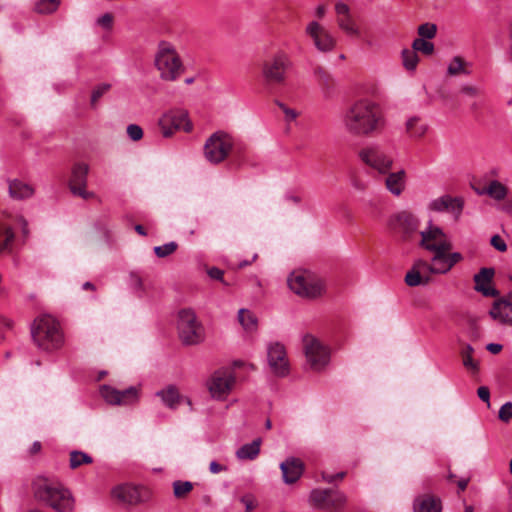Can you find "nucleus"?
Returning <instances> with one entry per match:
<instances>
[{
  "label": "nucleus",
  "mask_w": 512,
  "mask_h": 512,
  "mask_svg": "<svg viewBox=\"0 0 512 512\" xmlns=\"http://www.w3.org/2000/svg\"><path fill=\"white\" fill-rule=\"evenodd\" d=\"M343 125L345 130L353 136L372 137L383 132L386 119L377 103L360 99L346 110Z\"/></svg>",
  "instance_id": "obj_1"
},
{
  "label": "nucleus",
  "mask_w": 512,
  "mask_h": 512,
  "mask_svg": "<svg viewBox=\"0 0 512 512\" xmlns=\"http://www.w3.org/2000/svg\"><path fill=\"white\" fill-rule=\"evenodd\" d=\"M33 492L37 500L58 512H70L73 509V497L60 482L38 477L33 482Z\"/></svg>",
  "instance_id": "obj_2"
},
{
  "label": "nucleus",
  "mask_w": 512,
  "mask_h": 512,
  "mask_svg": "<svg viewBox=\"0 0 512 512\" xmlns=\"http://www.w3.org/2000/svg\"><path fill=\"white\" fill-rule=\"evenodd\" d=\"M31 335L35 344L46 351L58 349L63 344V334L58 322L48 315L41 316L34 321Z\"/></svg>",
  "instance_id": "obj_3"
},
{
  "label": "nucleus",
  "mask_w": 512,
  "mask_h": 512,
  "mask_svg": "<svg viewBox=\"0 0 512 512\" xmlns=\"http://www.w3.org/2000/svg\"><path fill=\"white\" fill-rule=\"evenodd\" d=\"M177 330L184 345H198L205 340V328L192 309H182L178 312Z\"/></svg>",
  "instance_id": "obj_4"
},
{
  "label": "nucleus",
  "mask_w": 512,
  "mask_h": 512,
  "mask_svg": "<svg viewBox=\"0 0 512 512\" xmlns=\"http://www.w3.org/2000/svg\"><path fill=\"white\" fill-rule=\"evenodd\" d=\"M155 66L165 81H175L184 72L182 61L174 48L167 43L159 45L155 56Z\"/></svg>",
  "instance_id": "obj_5"
},
{
  "label": "nucleus",
  "mask_w": 512,
  "mask_h": 512,
  "mask_svg": "<svg viewBox=\"0 0 512 512\" xmlns=\"http://www.w3.org/2000/svg\"><path fill=\"white\" fill-rule=\"evenodd\" d=\"M233 148L232 137L223 131L213 133L205 142L204 156L212 164L223 162Z\"/></svg>",
  "instance_id": "obj_6"
},
{
  "label": "nucleus",
  "mask_w": 512,
  "mask_h": 512,
  "mask_svg": "<svg viewBox=\"0 0 512 512\" xmlns=\"http://www.w3.org/2000/svg\"><path fill=\"white\" fill-rule=\"evenodd\" d=\"M303 349L307 363L312 370L321 371L328 365L329 349L313 335L307 334L303 337Z\"/></svg>",
  "instance_id": "obj_7"
},
{
  "label": "nucleus",
  "mask_w": 512,
  "mask_h": 512,
  "mask_svg": "<svg viewBox=\"0 0 512 512\" xmlns=\"http://www.w3.org/2000/svg\"><path fill=\"white\" fill-rule=\"evenodd\" d=\"M291 67V60L284 51H278L263 65V75L267 82L282 84L286 79V72Z\"/></svg>",
  "instance_id": "obj_8"
},
{
  "label": "nucleus",
  "mask_w": 512,
  "mask_h": 512,
  "mask_svg": "<svg viewBox=\"0 0 512 512\" xmlns=\"http://www.w3.org/2000/svg\"><path fill=\"white\" fill-rule=\"evenodd\" d=\"M288 286L294 293L306 298H316L324 291L323 281L295 273L288 278Z\"/></svg>",
  "instance_id": "obj_9"
},
{
  "label": "nucleus",
  "mask_w": 512,
  "mask_h": 512,
  "mask_svg": "<svg viewBox=\"0 0 512 512\" xmlns=\"http://www.w3.org/2000/svg\"><path fill=\"white\" fill-rule=\"evenodd\" d=\"M100 395L110 405H130L138 402L139 389L131 386L124 390H117L110 385H102Z\"/></svg>",
  "instance_id": "obj_10"
},
{
  "label": "nucleus",
  "mask_w": 512,
  "mask_h": 512,
  "mask_svg": "<svg viewBox=\"0 0 512 512\" xmlns=\"http://www.w3.org/2000/svg\"><path fill=\"white\" fill-rule=\"evenodd\" d=\"M164 137H170L175 130L183 129L185 132L192 130V124L188 119V113L183 110L170 111L163 115L159 121Z\"/></svg>",
  "instance_id": "obj_11"
},
{
  "label": "nucleus",
  "mask_w": 512,
  "mask_h": 512,
  "mask_svg": "<svg viewBox=\"0 0 512 512\" xmlns=\"http://www.w3.org/2000/svg\"><path fill=\"white\" fill-rule=\"evenodd\" d=\"M306 34L320 52H330L336 45L335 38L316 21H312L307 25Z\"/></svg>",
  "instance_id": "obj_12"
},
{
  "label": "nucleus",
  "mask_w": 512,
  "mask_h": 512,
  "mask_svg": "<svg viewBox=\"0 0 512 512\" xmlns=\"http://www.w3.org/2000/svg\"><path fill=\"white\" fill-rule=\"evenodd\" d=\"M88 171L89 167L87 164L77 163L72 168L69 180L70 191L83 199H90L94 196L93 192L86 190Z\"/></svg>",
  "instance_id": "obj_13"
},
{
  "label": "nucleus",
  "mask_w": 512,
  "mask_h": 512,
  "mask_svg": "<svg viewBox=\"0 0 512 512\" xmlns=\"http://www.w3.org/2000/svg\"><path fill=\"white\" fill-rule=\"evenodd\" d=\"M361 160L380 173H387L393 163L391 157L386 155L379 147H368L360 152Z\"/></svg>",
  "instance_id": "obj_14"
},
{
  "label": "nucleus",
  "mask_w": 512,
  "mask_h": 512,
  "mask_svg": "<svg viewBox=\"0 0 512 512\" xmlns=\"http://www.w3.org/2000/svg\"><path fill=\"white\" fill-rule=\"evenodd\" d=\"M389 225L404 240H408L417 231L418 220L411 213L403 211L391 218Z\"/></svg>",
  "instance_id": "obj_15"
},
{
  "label": "nucleus",
  "mask_w": 512,
  "mask_h": 512,
  "mask_svg": "<svg viewBox=\"0 0 512 512\" xmlns=\"http://www.w3.org/2000/svg\"><path fill=\"white\" fill-rule=\"evenodd\" d=\"M267 356L269 366L275 375L284 377L289 373V363L286 357V350L282 344H271L268 347Z\"/></svg>",
  "instance_id": "obj_16"
},
{
  "label": "nucleus",
  "mask_w": 512,
  "mask_h": 512,
  "mask_svg": "<svg viewBox=\"0 0 512 512\" xmlns=\"http://www.w3.org/2000/svg\"><path fill=\"white\" fill-rule=\"evenodd\" d=\"M489 314L501 324L512 326V291L507 296L496 300Z\"/></svg>",
  "instance_id": "obj_17"
},
{
  "label": "nucleus",
  "mask_w": 512,
  "mask_h": 512,
  "mask_svg": "<svg viewBox=\"0 0 512 512\" xmlns=\"http://www.w3.org/2000/svg\"><path fill=\"white\" fill-rule=\"evenodd\" d=\"M494 275V268H481L480 271L473 277L475 283L474 289L486 297L499 296L500 292L496 288L490 286Z\"/></svg>",
  "instance_id": "obj_18"
},
{
  "label": "nucleus",
  "mask_w": 512,
  "mask_h": 512,
  "mask_svg": "<svg viewBox=\"0 0 512 512\" xmlns=\"http://www.w3.org/2000/svg\"><path fill=\"white\" fill-rule=\"evenodd\" d=\"M429 207L431 210L436 212L450 211L455 213L456 218L458 219L464 207V199L462 197L444 195L433 200Z\"/></svg>",
  "instance_id": "obj_19"
},
{
  "label": "nucleus",
  "mask_w": 512,
  "mask_h": 512,
  "mask_svg": "<svg viewBox=\"0 0 512 512\" xmlns=\"http://www.w3.org/2000/svg\"><path fill=\"white\" fill-rule=\"evenodd\" d=\"M234 384V377L229 372L217 371L214 373L209 390L213 397L221 398L226 395Z\"/></svg>",
  "instance_id": "obj_20"
},
{
  "label": "nucleus",
  "mask_w": 512,
  "mask_h": 512,
  "mask_svg": "<svg viewBox=\"0 0 512 512\" xmlns=\"http://www.w3.org/2000/svg\"><path fill=\"white\" fill-rule=\"evenodd\" d=\"M280 469L286 484H293L299 480L304 472V463L301 459L290 457L281 463Z\"/></svg>",
  "instance_id": "obj_21"
},
{
  "label": "nucleus",
  "mask_w": 512,
  "mask_h": 512,
  "mask_svg": "<svg viewBox=\"0 0 512 512\" xmlns=\"http://www.w3.org/2000/svg\"><path fill=\"white\" fill-rule=\"evenodd\" d=\"M112 495L122 503L129 505H136L142 501L140 490L137 487L129 484L115 487L112 490Z\"/></svg>",
  "instance_id": "obj_22"
},
{
  "label": "nucleus",
  "mask_w": 512,
  "mask_h": 512,
  "mask_svg": "<svg viewBox=\"0 0 512 512\" xmlns=\"http://www.w3.org/2000/svg\"><path fill=\"white\" fill-rule=\"evenodd\" d=\"M415 512H441V500L435 496L425 494L418 496L413 505Z\"/></svg>",
  "instance_id": "obj_23"
},
{
  "label": "nucleus",
  "mask_w": 512,
  "mask_h": 512,
  "mask_svg": "<svg viewBox=\"0 0 512 512\" xmlns=\"http://www.w3.org/2000/svg\"><path fill=\"white\" fill-rule=\"evenodd\" d=\"M8 190L10 197L15 200H24L32 197L34 194L32 186L18 179L9 180Z\"/></svg>",
  "instance_id": "obj_24"
},
{
  "label": "nucleus",
  "mask_w": 512,
  "mask_h": 512,
  "mask_svg": "<svg viewBox=\"0 0 512 512\" xmlns=\"http://www.w3.org/2000/svg\"><path fill=\"white\" fill-rule=\"evenodd\" d=\"M420 246L428 250L427 246L437 245L439 243H451L447 240L446 235L439 227H431L421 233Z\"/></svg>",
  "instance_id": "obj_25"
},
{
  "label": "nucleus",
  "mask_w": 512,
  "mask_h": 512,
  "mask_svg": "<svg viewBox=\"0 0 512 512\" xmlns=\"http://www.w3.org/2000/svg\"><path fill=\"white\" fill-rule=\"evenodd\" d=\"M156 396L170 409H176L182 400V396L175 385H168L166 388L157 391Z\"/></svg>",
  "instance_id": "obj_26"
},
{
  "label": "nucleus",
  "mask_w": 512,
  "mask_h": 512,
  "mask_svg": "<svg viewBox=\"0 0 512 512\" xmlns=\"http://www.w3.org/2000/svg\"><path fill=\"white\" fill-rule=\"evenodd\" d=\"M427 247H428V251H431L434 253V256L432 257L431 267H429L430 273H431V269L433 267H443L445 264H448L447 258H446V252H448L452 249L451 243H439L437 245H430Z\"/></svg>",
  "instance_id": "obj_27"
},
{
  "label": "nucleus",
  "mask_w": 512,
  "mask_h": 512,
  "mask_svg": "<svg viewBox=\"0 0 512 512\" xmlns=\"http://www.w3.org/2000/svg\"><path fill=\"white\" fill-rule=\"evenodd\" d=\"M405 129L410 138L419 139L426 134L428 125L421 117L412 116L406 121Z\"/></svg>",
  "instance_id": "obj_28"
},
{
  "label": "nucleus",
  "mask_w": 512,
  "mask_h": 512,
  "mask_svg": "<svg viewBox=\"0 0 512 512\" xmlns=\"http://www.w3.org/2000/svg\"><path fill=\"white\" fill-rule=\"evenodd\" d=\"M314 75L324 94L327 96L330 95L335 87V82L332 75L322 66H317L314 68Z\"/></svg>",
  "instance_id": "obj_29"
},
{
  "label": "nucleus",
  "mask_w": 512,
  "mask_h": 512,
  "mask_svg": "<svg viewBox=\"0 0 512 512\" xmlns=\"http://www.w3.org/2000/svg\"><path fill=\"white\" fill-rule=\"evenodd\" d=\"M385 184L392 194L399 196L405 186V171L400 170L396 173H390L385 180Z\"/></svg>",
  "instance_id": "obj_30"
},
{
  "label": "nucleus",
  "mask_w": 512,
  "mask_h": 512,
  "mask_svg": "<svg viewBox=\"0 0 512 512\" xmlns=\"http://www.w3.org/2000/svg\"><path fill=\"white\" fill-rule=\"evenodd\" d=\"M261 443V438H257L253 440L251 443L244 444L236 451L237 458L240 460L255 459L260 453Z\"/></svg>",
  "instance_id": "obj_31"
},
{
  "label": "nucleus",
  "mask_w": 512,
  "mask_h": 512,
  "mask_svg": "<svg viewBox=\"0 0 512 512\" xmlns=\"http://www.w3.org/2000/svg\"><path fill=\"white\" fill-rule=\"evenodd\" d=\"M331 489H314L310 494V502L314 508L327 510Z\"/></svg>",
  "instance_id": "obj_32"
},
{
  "label": "nucleus",
  "mask_w": 512,
  "mask_h": 512,
  "mask_svg": "<svg viewBox=\"0 0 512 512\" xmlns=\"http://www.w3.org/2000/svg\"><path fill=\"white\" fill-rule=\"evenodd\" d=\"M483 192L491 198L501 201L504 200L508 194V188L497 180H493L487 187L483 188Z\"/></svg>",
  "instance_id": "obj_33"
},
{
  "label": "nucleus",
  "mask_w": 512,
  "mask_h": 512,
  "mask_svg": "<svg viewBox=\"0 0 512 512\" xmlns=\"http://www.w3.org/2000/svg\"><path fill=\"white\" fill-rule=\"evenodd\" d=\"M347 502V497L344 493L331 489L327 512H338L341 510Z\"/></svg>",
  "instance_id": "obj_34"
},
{
  "label": "nucleus",
  "mask_w": 512,
  "mask_h": 512,
  "mask_svg": "<svg viewBox=\"0 0 512 512\" xmlns=\"http://www.w3.org/2000/svg\"><path fill=\"white\" fill-rule=\"evenodd\" d=\"M238 320L246 331H255L257 329L256 316L247 309H240L238 312Z\"/></svg>",
  "instance_id": "obj_35"
},
{
  "label": "nucleus",
  "mask_w": 512,
  "mask_h": 512,
  "mask_svg": "<svg viewBox=\"0 0 512 512\" xmlns=\"http://www.w3.org/2000/svg\"><path fill=\"white\" fill-rule=\"evenodd\" d=\"M447 263L443 267H433L431 269L432 274H445L447 273L455 264L460 262L463 257L459 252L446 253Z\"/></svg>",
  "instance_id": "obj_36"
},
{
  "label": "nucleus",
  "mask_w": 512,
  "mask_h": 512,
  "mask_svg": "<svg viewBox=\"0 0 512 512\" xmlns=\"http://www.w3.org/2000/svg\"><path fill=\"white\" fill-rule=\"evenodd\" d=\"M92 462V457L87 453L77 450L70 452L69 466L71 469H76L82 464H91Z\"/></svg>",
  "instance_id": "obj_37"
},
{
  "label": "nucleus",
  "mask_w": 512,
  "mask_h": 512,
  "mask_svg": "<svg viewBox=\"0 0 512 512\" xmlns=\"http://www.w3.org/2000/svg\"><path fill=\"white\" fill-rule=\"evenodd\" d=\"M338 26L348 35L350 36H359L360 31L356 27L354 20L351 15L344 17H337Z\"/></svg>",
  "instance_id": "obj_38"
},
{
  "label": "nucleus",
  "mask_w": 512,
  "mask_h": 512,
  "mask_svg": "<svg viewBox=\"0 0 512 512\" xmlns=\"http://www.w3.org/2000/svg\"><path fill=\"white\" fill-rule=\"evenodd\" d=\"M0 230L5 236V239L0 243L1 251H12V246L15 241V232L11 226L0 225Z\"/></svg>",
  "instance_id": "obj_39"
},
{
  "label": "nucleus",
  "mask_w": 512,
  "mask_h": 512,
  "mask_svg": "<svg viewBox=\"0 0 512 512\" xmlns=\"http://www.w3.org/2000/svg\"><path fill=\"white\" fill-rule=\"evenodd\" d=\"M401 56H402L403 66L405 67V69L415 70V68L417 67V64L419 62V57L417 55V52L413 48L412 49L406 48V49L402 50Z\"/></svg>",
  "instance_id": "obj_40"
},
{
  "label": "nucleus",
  "mask_w": 512,
  "mask_h": 512,
  "mask_svg": "<svg viewBox=\"0 0 512 512\" xmlns=\"http://www.w3.org/2000/svg\"><path fill=\"white\" fill-rule=\"evenodd\" d=\"M430 281L429 277H424L417 271V269H411L405 276V283L410 287H416L419 285H426Z\"/></svg>",
  "instance_id": "obj_41"
},
{
  "label": "nucleus",
  "mask_w": 512,
  "mask_h": 512,
  "mask_svg": "<svg viewBox=\"0 0 512 512\" xmlns=\"http://www.w3.org/2000/svg\"><path fill=\"white\" fill-rule=\"evenodd\" d=\"M465 61L460 56H455L447 68V73L450 76H456L459 74H470L468 70L465 69Z\"/></svg>",
  "instance_id": "obj_42"
},
{
  "label": "nucleus",
  "mask_w": 512,
  "mask_h": 512,
  "mask_svg": "<svg viewBox=\"0 0 512 512\" xmlns=\"http://www.w3.org/2000/svg\"><path fill=\"white\" fill-rule=\"evenodd\" d=\"M173 494L178 499L185 498L193 489L190 481L177 480L173 482Z\"/></svg>",
  "instance_id": "obj_43"
},
{
  "label": "nucleus",
  "mask_w": 512,
  "mask_h": 512,
  "mask_svg": "<svg viewBox=\"0 0 512 512\" xmlns=\"http://www.w3.org/2000/svg\"><path fill=\"white\" fill-rule=\"evenodd\" d=\"M60 5V0H39L35 5V11L39 14H51Z\"/></svg>",
  "instance_id": "obj_44"
},
{
  "label": "nucleus",
  "mask_w": 512,
  "mask_h": 512,
  "mask_svg": "<svg viewBox=\"0 0 512 512\" xmlns=\"http://www.w3.org/2000/svg\"><path fill=\"white\" fill-rule=\"evenodd\" d=\"M412 48L416 52H421L424 55H432L434 53V44L426 39L416 38L412 43Z\"/></svg>",
  "instance_id": "obj_45"
},
{
  "label": "nucleus",
  "mask_w": 512,
  "mask_h": 512,
  "mask_svg": "<svg viewBox=\"0 0 512 512\" xmlns=\"http://www.w3.org/2000/svg\"><path fill=\"white\" fill-rule=\"evenodd\" d=\"M417 33L419 38L430 40L437 34V25L434 23L426 22L418 26Z\"/></svg>",
  "instance_id": "obj_46"
},
{
  "label": "nucleus",
  "mask_w": 512,
  "mask_h": 512,
  "mask_svg": "<svg viewBox=\"0 0 512 512\" xmlns=\"http://www.w3.org/2000/svg\"><path fill=\"white\" fill-rule=\"evenodd\" d=\"M111 89V84L101 83L97 85L91 93L90 105L92 108H96L100 98Z\"/></svg>",
  "instance_id": "obj_47"
},
{
  "label": "nucleus",
  "mask_w": 512,
  "mask_h": 512,
  "mask_svg": "<svg viewBox=\"0 0 512 512\" xmlns=\"http://www.w3.org/2000/svg\"><path fill=\"white\" fill-rule=\"evenodd\" d=\"M474 349L471 345H466L465 348L461 352L463 365L470 370L476 371L478 369L477 363L472 358V353Z\"/></svg>",
  "instance_id": "obj_48"
},
{
  "label": "nucleus",
  "mask_w": 512,
  "mask_h": 512,
  "mask_svg": "<svg viewBox=\"0 0 512 512\" xmlns=\"http://www.w3.org/2000/svg\"><path fill=\"white\" fill-rule=\"evenodd\" d=\"M178 248V244L176 242H169L162 246H156L154 247V253L159 258L167 257L171 254H173Z\"/></svg>",
  "instance_id": "obj_49"
},
{
  "label": "nucleus",
  "mask_w": 512,
  "mask_h": 512,
  "mask_svg": "<svg viewBox=\"0 0 512 512\" xmlns=\"http://www.w3.org/2000/svg\"><path fill=\"white\" fill-rule=\"evenodd\" d=\"M498 417L506 423L512 419V402H506L501 406Z\"/></svg>",
  "instance_id": "obj_50"
},
{
  "label": "nucleus",
  "mask_w": 512,
  "mask_h": 512,
  "mask_svg": "<svg viewBox=\"0 0 512 512\" xmlns=\"http://www.w3.org/2000/svg\"><path fill=\"white\" fill-rule=\"evenodd\" d=\"M127 134L131 140L139 141L143 137V130L137 124H130L127 127Z\"/></svg>",
  "instance_id": "obj_51"
},
{
  "label": "nucleus",
  "mask_w": 512,
  "mask_h": 512,
  "mask_svg": "<svg viewBox=\"0 0 512 512\" xmlns=\"http://www.w3.org/2000/svg\"><path fill=\"white\" fill-rule=\"evenodd\" d=\"M275 103L285 114L286 121H293L298 117V112L296 110L289 108L278 100H276Z\"/></svg>",
  "instance_id": "obj_52"
},
{
  "label": "nucleus",
  "mask_w": 512,
  "mask_h": 512,
  "mask_svg": "<svg viewBox=\"0 0 512 512\" xmlns=\"http://www.w3.org/2000/svg\"><path fill=\"white\" fill-rule=\"evenodd\" d=\"M114 17L111 13H105L97 19V24L106 30H111Z\"/></svg>",
  "instance_id": "obj_53"
},
{
  "label": "nucleus",
  "mask_w": 512,
  "mask_h": 512,
  "mask_svg": "<svg viewBox=\"0 0 512 512\" xmlns=\"http://www.w3.org/2000/svg\"><path fill=\"white\" fill-rule=\"evenodd\" d=\"M15 220L20 224V226H21V233H22V236H23V241L26 242V240L30 236V230H29L28 221L22 215H17Z\"/></svg>",
  "instance_id": "obj_54"
},
{
  "label": "nucleus",
  "mask_w": 512,
  "mask_h": 512,
  "mask_svg": "<svg viewBox=\"0 0 512 512\" xmlns=\"http://www.w3.org/2000/svg\"><path fill=\"white\" fill-rule=\"evenodd\" d=\"M490 244L499 252L507 251V245H506L505 241L501 238L500 235L492 236V238L490 240Z\"/></svg>",
  "instance_id": "obj_55"
},
{
  "label": "nucleus",
  "mask_w": 512,
  "mask_h": 512,
  "mask_svg": "<svg viewBox=\"0 0 512 512\" xmlns=\"http://www.w3.org/2000/svg\"><path fill=\"white\" fill-rule=\"evenodd\" d=\"M240 501L245 505L247 512L252 511L257 506L255 498L252 494H246L242 496Z\"/></svg>",
  "instance_id": "obj_56"
},
{
  "label": "nucleus",
  "mask_w": 512,
  "mask_h": 512,
  "mask_svg": "<svg viewBox=\"0 0 512 512\" xmlns=\"http://www.w3.org/2000/svg\"><path fill=\"white\" fill-rule=\"evenodd\" d=\"M207 274L209 275L210 278L214 280H219L225 285H228V283L225 282V280L223 279L224 272L221 269L217 267H211L207 270Z\"/></svg>",
  "instance_id": "obj_57"
},
{
  "label": "nucleus",
  "mask_w": 512,
  "mask_h": 512,
  "mask_svg": "<svg viewBox=\"0 0 512 512\" xmlns=\"http://www.w3.org/2000/svg\"><path fill=\"white\" fill-rule=\"evenodd\" d=\"M337 17H344L350 15V8L347 4L339 2L335 5Z\"/></svg>",
  "instance_id": "obj_58"
},
{
  "label": "nucleus",
  "mask_w": 512,
  "mask_h": 512,
  "mask_svg": "<svg viewBox=\"0 0 512 512\" xmlns=\"http://www.w3.org/2000/svg\"><path fill=\"white\" fill-rule=\"evenodd\" d=\"M477 395L478 397L487 403L488 406H490V391L488 387L481 386L477 389Z\"/></svg>",
  "instance_id": "obj_59"
},
{
  "label": "nucleus",
  "mask_w": 512,
  "mask_h": 512,
  "mask_svg": "<svg viewBox=\"0 0 512 512\" xmlns=\"http://www.w3.org/2000/svg\"><path fill=\"white\" fill-rule=\"evenodd\" d=\"M460 91H461V93H463L465 95H468L470 97H476L480 93V90H479L478 87L471 86V85H464V86H462Z\"/></svg>",
  "instance_id": "obj_60"
},
{
  "label": "nucleus",
  "mask_w": 512,
  "mask_h": 512,
  "mask_svg": "<svg viewBox=\"0 0 512 512\" xmlns=\"http://www.w3.org/2000/svg\"><path fill=\"white\" fill-rule=\"evenodd\" d=\"M210 472L213 474L220 473L222 471H226L227 467L224 465H221L220 463L216 461H212L209 465Z\"/></svg>",
  "instance_id": "obj_61"
},
{
  "label": "nucleus",
  "mask_w": 512,
  "mask_h": 512,
  "mask_svg": "<svg viewBox=\"0 0 512 512\" xmlns=\"http://www.w3.org/2000/svg\"><path fill=\"white\" fill-rule=\"evenodd\" d=\"M429 267H431V264H428L426 261L424 260H417L412 269H417V271H419V273H421V271H429Z\"/></svg>",
  "instance_id": "obj_62"
},
{
  "label": "nucleus",
  "mask_w": 512,
  "mask_h": 512,
  "mask_svg": "<svg viewBox=\"0 0 512 512\" xmlns=\"http://www.w3.org/2000/svg\"><path fill=\"white\" fill-rule=\"evenodd\" d=\"M487 350L489 352H491L492 354H498L501 352L502 350V345L501 344H497V343H490L487 345Z\"/></svg>",
  "instance_id": "obj_63"
},
{
  "label": "nucleus",
  "mask_w": 512,
  "mask_h": 512,
  "mask_svg": "<svg viewBox=\"0 0 512 512\" xmlns=\"http://www.w3.org/2000/svg\"><path fill=\"white\" fill-rule=\"evenodd\" d=\"M42 449V445L39 441H35L29 449V454L34 456L38 454Z\"/></svg>",
  "instance_id": "obj_64"
}]
</instances>
